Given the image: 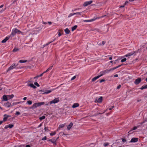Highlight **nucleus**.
<instances>
[{
	"label": "nucleus",
	"instance_id": "1",
	"mask_svg": "<svg viewBox=\"0 0 147 147\" xmlns=\"http://www.w3.org/2000/svg\"><path fill=\"white\" fill-rule=\"evenodd\" d=\"M18 64L16 63H13L10 66L6 71V73L9 72V71L15 69H21V67H18Z\"/></svg>",
	"mask_w": 147,
	"mask_h": 147
},
{
	"label": "nucleus",
	"instance_id": "2",
	"mask_svg": "<svg viewBox=\"0 0 147 147\" xmlns=\"http://www.w3.org/2000/svg\"><path fill=\"white\" fill-rule=\"evenodd\" d=\"M22 33V32L20 30L16 28H15L12 29L11 33V35L14 36L16 34H20Z\"/></svg>",
	"mask_w": 147,
	"mask_h": 147
},
{
	"label": "nucleus",
	"instance_id": "3",
	"mask_svg": "<svg viewBox=\"0 0 147 147\" xmlns=\"http://www.w3.org/2000/svg\"><path fill=\"white\" fill-rule=\"evenodd\" d=\"M44 104V102H43L34 103L32 106V108L34 109L42 105H43Z\"/></svg>",
	"mask_w": 147,
	"mask_h": 147
},
{
	"label": "nucleus",
	"instance_id": "4",
	"mask_svg": "<svg viewBox=\"0 0 147 147\" xmlns=\"http://www.w3.org/2000/svg\"><path fill=\"white\" fill-rule=\"evenodd\" d=\"M59 101V98H55L53 100L51 101L50 102V104H55L58 103Z\"/></svg>",
	"mask_w": 147,
	"mask_h": 147
},
{
	"label": "nucleus",
	"instance_id": "5",
	"mask_svg": "<svg viewBox=\"0 0 147 147\" xmlns=\"http://www.w3.org/2000/svg\"><path fill=\"white\" fill-rule=\"evenodd\" d=\"M59 137H57L56 139H49L48 140L49 141L51 142L52 143H53L55 145H56V140L58 139Z\"/></svg>",
	"mask_w": 147,
	"mask_h": 147
},
{
	"label": "nucleus",
	"instance_id": "6",
	"mask_svg": "<svg viewBox=\"0 0 147 147\" xmlns=\"http://www.w3.org/2000/svg\"><path fill=\"white\" fill-rule=\"evenodd\" d=\"M4 105L5 107L7 108H9L12 106L11 103L9 101L7 102L6 103L4 104Z\"/></svg>",
	"mask_w": 147,
	"mask_h": 147
},
{
	"label": "nucleus",
	"instance_id": "7",
	"mask_svg": "<svg viewBox=\"0 0 147 147\" xmlns=\"http://www.w3.org/2000/svg\"><path fill=\"white\" fill-rule=\"evenodd\" d=\"M55 89H54L52 90H46L45 92L42 93V94H48L51 92L52 91L54 90Z\"/></svg>",
	"mask_w": 147,
	"mask_h": 147
},
{
	"label": "nucleus",
	"instance_id": "8",
	"mask_svg": "<svg viewBox=\"0 0 147 147\" xmlns=\"http://www.w3.org/2000/svg\"><path fill=\"white\" fill-rule=\"evenodd\" d=\"M92 2V1H89L85 2L83 4V6L84 7H86L88 5L91 4Z\"/></svg>",
	"mask_w": 147,
	"mask_h": 147
},
{
	"label": "nucleus",
	"instance_id": "9",
	"mask_svg": "<svg viewBox=\"0 0 147 147\" xmlns=\"http://www.w3.org/2000/svg\"><path fill=\"white\" fill-rule=\"evenodd\" d=\"M141 79L140 78H138L136 79L134 83L136 85L139 84L141 81Z\"/></svg>",
	"mask_w": 147,
	"mask_h": 147
},
{
	"label": "nucleus",
	"instance_id": "10",
	"mask_svg": "<svg viewBox=\"0 0 147 147\" xmlns=\"http://www.w3.org/2000/svg\"><path fill=\"white\" fill-rule=\"evenodd\" d=\"M136 52L135 51H133L131 53L127 54L125 55V56L126 57L130 56L136 53Z\"/></svg>",
	"mask_w": 147,
	"mask_h": 147
},
{
	"label": "nucleus",
	"instance_id": "11",
	"mask_svg": "<svg viewBox=\"0 0 147 147\" xmlns=\"http://www.w3.org/2000/svg\"><path fill=\"white\" fill-rule=\"evenodd\" d=\"M138 138H131L130 142H136L138 141Z\"/></svg>",
	"mask_w": 147,
	"mask_h": 147
},
{
	"label": "nucleus",
	"instance_id": "12",
	"mask_svg": "<svg viewBox=\"0 0 147 147\" xmlns=\"http://www.w3.org/2000/svg\"><path fill=\"white\" fill-rule=\"evenodd\" d=\"M10 116H9V115H6V114L4 115V117L3 118V121H6L8 118Z\"/></svg>",
	"mask_w": 147,
	"mask_h": 147
},
{
	"label": "nucleus",
	"instance_id": "13",
	"mask_svg": "<svg viewBox=\"0 0 147 147\" xmlns=\"http://www.w3.org/2000/svg\"><path fill=\"white\" fill-rule=\"evenodd\" d=\"M9 39V37L8 36L6 37L5 39H4L1 42L2 43H4L6 42Z\"/></svg>",
	"mask_w": 147,
	"mask_h": 147
},
{
	"label": "nucleus",
	"instance_id": "14",
	"mask_svg": "<svg viewBox=\"0 0 147 147\" xmlns=\"http://www.w3.org/2000/svg\"><path fill=\"white\" fill-rule=\"evenodd\" d=\"M14 125H13L12 124H9L8 125H7L5 127V128L7 129L8 127H9L10 128H11L13 127Z\"/></svg>",
	"mask_w": 147,
	"mask_h": 147
},
{
	"label": "nucleus",
	"instance_id": "15",
	"mask_svg": "<svg viewBox=\"0 0 147 147\" xmlns=\"http://www.w3.org/2000/svg\"><path fill=\"white\" fill-rule=\"evenodd\" d=\"M3 100L4 101H6L8 100L7 95H4L3 96Z\"/></svg>",
	"mask_w": 147,
	"mask_h": 147
},
{
	"label": "nucleus",
	"instance_id": "16",
	"mask_svg": "<svg viewBox=\"0 0 147 147\" xmlns=\"http://www.w3.org/2000/svg\"><path fill=\"white\" fill-rule=\"evenodd\" d=\"M100 77V76H99V75L98 76H97L94 77L93 78L92 80V82H94L97 79H98Z\"/></svg>",
	"mask_w": 147,
	"mask_h": 147
},
{
	"label": "nucleus",
	"instance_id": "17",
	"mask_svg": "<svg viewBox=\"0 0 147 147\" xmlns=\"http://www.w3.org/2000/svg\"><path fill=\"white\" fill-rule=\"evenodd\" d=\"M102 96L100 97L98 99H97L96 100L97 102L98 103H100L102 101Z\"/></svg>",
	"mask_w": 147,
	"mask_h": 147
},
{
	"label": "nucleus",
	"instance_id": "18",
	"mask_svg": "<svg viewBox=\"0 0 147 147\" xmlns=\"http://www.w3.org/2000/svg\"><path fill=\"white\" fill-rule=\"evenodd\" d=\"M73 125V123L72 122H71L67 127V129L68 130H70L71 127H72Z\"/></svg>",
	"mask_w": 147,
	"mask_h": 147
},
{
	"label": "nucleus",
	"instance_id": "19",
	"mask_svg": "<svg viewBox=\"0 0 147 147\" xmlns=\"http://www.w3.org/2000/svg\"><path fill=\"white\" fill-rule=\"evenodd\" d=\"M64 31L66 34H69L70 32V30H69V29L67 28H66L64 30Z\"/></svg>",
	"mask_w": 147,
	"mask_h": 147
},
{
	"label": "nucleus",
	"instance_id": "20",
	"mask_svg": "<svg viewBox=\"0 0 147 147\" xmlns=\"http://www.w3.org/2000/svg\"><path fill=\"white\" fill-rule=\"evenodd\" d=\"M79 104L78 103H74L72 107L73 108H76V107H79Z\"/></svg>",
	"mask_w": 147,
	"mask_h": 147
},
{
	"label": "nucleus",
	"instance_id": "21",
	"mask_svg": "<svg viewBox=\"0 0 147 147\" xmlns=\"http://www.w3.org/2000/svg\"><path fill=\"white\" fill-rule=\"evenodd\" d=\"M27 85L28 86H30L34 88H36V87L35 86H34L32 83L28 84Z\"/></svg>",
	"mask_w": 147,
	"mask_h": 147
},
{
	"label": "nucleus",
	"instance_id": "22",
	"mask_svg": "<svg viewBox=\"0 0 147 147\" xmlns=\"http://www.w3.org/2000/svg\"><path fill=\"white\" fill-rule=\"evenodd\" d=\"M77 27V25H75L74 26L72 27L71 28V31H74L75 30Z\"/></svg>",
	"mask_w": 147,
	"mask_h": 147
},
{
	"label": "nucleus",
	"instance_id": "23",
	"mask_svg": "<svg viewBox=\"0 0 147 147\" xmlns=\"http://www.w3.org/2000/svg\"><path fill=\"white\" fill-rule=\"evenodd\" d=\"M8 99H10L13 98L14 95L13 94H11L10 95H7Z\"/></svg>",
	"mask_w": 147,
	"mask_h": 147
},
{
	"label": "nucleus",
	"instance_id": "24",
	"mask_svg": "<svg viewBox=\"0 0 147 147\" xmlns=\"http://www.w3.org/2000/svg\"><path fill=\"white\" fill-rule=\"evenodd\" d=\"M55 40V39H54L53 40V41H51V42H49L48 43H46V44H45L44 45H43V47H46L47 46V45H48L49 44H50V43H51L52 42L54 41Z\"/></svg>",
	"mask_w": 147,
	"mask_h": 147
},
{
	"label": "nucleus",
	"instance_id": "25",
	"mask_svg": "<svg viewBox=\"0 0 147 147\" xmlns=\"http://www.w3.org/2000/svg\"><path fill=\"white\" fill-rule=\"evenodd\" d=\"M147 88V85L143 86L140 88L141 90H143L144 89Z\"/></svg>",
	"mask_w": 147,
	"mask_h": 147
},
{
	"label": "nucleus",
	"instance_id": "26",
	"mask_svg": "<svg viewBox=\"0 0 147 147\" xmlns=\"http://www.w3.org/2000/svg\"><path fill=\"white\" fill-rule=\"evenodd\" d=\"M100 74L99 75L100 77L102 76V75L105 74L103 71H101L100 73Z\"/></svg>",
	"mask_w": 147,
	"mask_h": 147
},
{
	"label": "nucleus",
	"instance_id": "27",
	"mask_svg": "<svg viewBox=\"0 0 147 147\" xmlns=\"http://www.w3.org/2000/svg\"><path fill=\"white\" fill-rule=\"evenodd\" d=\"M111 71V69H110L109 70L106 69L105 70L103 71L105 74L108 73L109 72H110Z\"/></svg>",
	"mask_w": 147,
	"mask_h": 147
},
{
	"label": "nucleus",
	"instance_id": "28",
	"mask_svg": "<svg viewBox=\"0 0 147 147\" xmlns=\"http://www.w3.org/2000/svg\"><path fill=\"white\" fill-rule=\"evenodd\" d=\"M45 116L43 115L42 117H40L39 118V119L40 120H42L43 119H44L45 118Z\"/></svg>",
	"mask_w": 147,
	"mask_h": 147
},
{
	"label": "nucleus",
	"instance_id": "29",
	"mask_svg": "<svg viewBox=\"0 0 147 147\" xmlns=\"http://www.w3.org/2000/svg\"><path fill=\"white\" fill-rule=\"evenodd\" d=\"M27 62V60H21L19 61V62L20 63H24Z\"/></svg>",
	"mask_w": 147,
	"mask_h": 147
},
{
	"label": "nucleus",
	"instance_id": "30",
	"mask_svg": "<svg viewBox=\"0 0 147 147\" xmlns=\"http://www.w3.org/2000/svg\"><path fill=\"white\" fill-rule=\"evenodd\" d=\"M19 50V49L18 48H14L13 50V51L14 52H16L18 51Z\"/></svg>",
	"mask_w": 147,
	"mask_h": 147
},
{
	"label": "nucleus",
	"instance_id": "31",
	"mask_svg": "<svg viewBox=\"0 0 147 147\" xmlns=\"http://www.w3.org/2000/svg\"><path fill=\"white\" fill-rule=\"evenodd\" d=\"M82 12H76V13H74V15H81L82 13Z\"/></svg>",
	"mask_w": 147,
	"mask_h": 147
},
{
	"label": "nucleus",
	"instance_id": "32",
	"mask_svg": "<svg viewBox=\"0 0 147 147\" xmlns=\"http://www.w3.org/2000/svg\"><path fill=\"white\" fill-rule=\"evenodd\" d=\"M27 103L29 105H31L32 104V102L31 100H28L27 101Z\"/></svg>",
	"mask_w": 147,
	"mask_h": 147
},
{
	"label": "nucleus",
	"instance_id": "33",
	"mask_svg": "<svg viewBox=\"0 0 147 147\" xmlns=\"http://www.w3.org/2000/svg\"><path fill=\"white\" fill-rule=\"evenodd\" d=\"M74 14V13H70L69 14V15L68 17V18H70L71 17V16L75 15Z\"/></svg>",
	"mask_w": 147,
	"mask_h": 147
},
{
	"label": "nucleus",
	"instance_id": "34",
	"mask_svg": "<svg viewBox=\"0 0 147 147\" xmlns=\"http://www.w3.org/2000/svg\"><path fill=\"white\" fill-rule=\"evenodd\" d=\"M137 126H135L132 129V130H131L129 131V132L130 133L132 130H134L136 129H137Z\"/></svg>",
	"mask_w": 147,
	"mask_h": 147
},
{
	"label": "nucleus",
	"instance_id": "35",
	"mask_svg": "<svg viewBox=\"0 0 147 147\" xmlns=\"http://www.w3.org/2000/svg\"><path fill=\"white\" fill-rule=\"evenodd\" d=\"M56 134V132L55 131H54L53 132L50 133V135L51 136H53L55 135Z\"/></svg>",
	"mask_w": 147,
	"mask_h": 147
},
{
	"label": "nucleus",
	"instance_id": "36",
	"mask_svg": "<svg viewBox=\"0 0 147 147\" xmlns=\"http://www.w3.org/2000/svg\"><path fill=\"white\" fill-rule=\"evenodd\" d=\"M127 60V59L126 58H125L123 59H122L121 60V62H125V61Z\"/></svg>",
	"mask_w": 147,
	"mask_h": 147
},
{
	"label": "nucleus",
	"instance_id": "37",
	"mask_svg": "<svg viewBox=\"0 0 147 147\" xmlns=\"http://www.w3.org/2000/svg\"><path fill=\"white\" fill-rule=\"evenodd\" d=\"M34 84L35 85H36L38 87L40 85L39 84H38L37 82H35L34 83Z\"/></svg>",
	"mask_w": 147,
	"mask_h": 147
},
{
	"label": "nucleus",
	"instance_id": "38",
	"mask_svg": "<svg viewBox=\"0 0 147 147\" xmlns=\"http://www.w3.org/2000/svg\"><path fill=\"white\" fill-rule=\"evenodd\" d=\"M65 125L64 124H61L59 125V127L61 128H63L64 127Z\"/></svg>",
	"mask_w": 147,
	"mask_h": 147
},
{
	"label": "nucleus",
	"instance_id": "39",
	"mask_svg": "<svg viewBox=\"0 0 147 147\" xmlns=\"http://www.w3.org/2000/svg\"><path fill=\"white\" fill-rule=\"evenodd\" d=\"M20 113L19 111H16V113L15 114L16 115H20Z\"/></svg>",
	"mask_w": 147,
	"mask_h": 147
},
{
	"label": "nucleus",
	"instance_id": "40",
	"mask_svg": "<svg viewBox=\"0 0 147 147\" xmlns=\"http://www.w3.org/2000/svg\"><path fill=\"white\" fill-rule=\"evenodd\" d=\"M20 103V102H13V104H12V106L13 105H16Z\"/></svg>",
	"mask_w": 147,
	"mask_h": 147
},
{
	"label": "nucleus",
	"instance_id": "41",
	"mask_svg": "<svg viewBox=\"0 0 147 147\" xmlns=\"http://www.w3.org/2000/svg\"><path fill=\"white\" fill-rule=\"evenodd\" d=\"M47 137L46 136H45L42 139V140H47Z\"/></svg>",
	"mask_w": 147,
	"mask_h": 147
},
{
	"label": "nucleus",
	"instance_id": "42",
	"mask_svg": "<svg viewBox=\"0 0 147 147\" xmlns=\"http://www.w3.org/2000/svg\"><path fill=\"white\" fill-rule=\"evenodd\" d=\"M109 145V143H105L104 144V146H108Z\"/></svg>",
	"mask_w": 147,
	"mask_h": 147
},
{
	"label": "nucleus",
	"instance_id": "43",
	"mask_svg": "<svg viewBox=\"0 0 147 147\" xmlns=\"http://www.w3.org/2000/svg\"><path fill=\"white\" fill-rule=\"evenodd\" d=\"M44 129L45 131H49V130L48 129V127H45Z\"/></svg>",
	"mask_w": 147,
	"mask_h": 147
},
{
	"label": "nucleus",
	"instance_id": "44",
	"mask_svg": "<svg viewBox=\"0 0 147 147\" xmlns=\"http://www.w3.org/2000/svg\"><path fill=\"white\" fill-rule=\"evenodd\" d=\"M117 68H117V66H116V67H113V68H111V69H111V70H115V69H117Z\"/></svg>",
	"mask_w": 147,
	"mask_h": 147
},
{
	"label": "nucleus",
	"instance_id": "45",
	"mask_svg": "<svg viewBox=\"0 0 147 147\" xmlns=\"http://www.w3.org/2000/svg\"><path fill=\"white\" fill-rule=\"evenodd\" d=\"M53 65H52V66H50L48 69H47L48 70V71H49V70H51L52 68L53 67Z\"/></svg>",
	"mask_w": 147,
	"mask_h": 147
},
{
	"label": "nucleus",
	"instance_id": "46",
	"mask_svg": "<svg viewBox=\"0 0 147 147\" xmlns=\"http://www.w3.org/2000/svg\"><path fill=\"white\" fill-rule=\"evenodd\" d=\"M76 78V76H74L71 78V80H73L74 79H75Z\"/></svg>",
	"mask_w": 147,
	"mask_h": 147
},
{
	"label": "nucleus",
	"instance_id": "47",
	"mask_svg": "<svg viewBox=\"0 0 147 147\" xmlns=\"http://www.w3.org/2000/svg\"><path fill=\"white\" fill-rule=\"evenodd\" d=\"M121 87V86L120 85H119L118 86H117V89H119Z\"/></svg>",
	"mask_w": 147,
	"mask_h": 147
},
{
	"label": "nucleus",
	"instance_id": "48",
	"mask_svg": "<svg viewBox=\"0 0 147 147\" xmlns=\"http://www.w3.org/2000/svg\"><path fill=\"white\" fill-rule=\"evenodd\" d=\"M106 43L105 41H102V45H103Z\"/></svg>",
	"mask_w": 147,
	"mask_h": 147
},
{
	"label": "nucleus",
	"instance_id": "49",
	"mask_svg": "<svg viewBox=\"0 0 147 147\" xmlns=\"http://www.w3.org/2000/svg\"><path fill=\"white\" fill-rule=\"evenodd\" d=\"M95 19H92L89 20L90 22H91L94 21L95 20Z\"/></svg>",
	"mask_w": 147,
	"mask_h": 147
},
{
	"label": "nucleus",
	"instance_id": "50",
	"mask_svg": "<svg viewBox=\"0 0 147 147\" xmlns=\"http://www.w3.org/2000/svg\"><path fill=\"white\" fill-rule=\"evenodd\" d=\"M105 81V80L104 79H102L100 80V82L101 83L103 82H104Z\"/></svg>",
	"mask_w": 147,
	"mask_h": 147
},
{
	"label": "nucleus",
	"instance_id": "51",
	"mask_svg": "<svg viewBox=\"0 0 147 147\" xmlns=\"http://www.w3.org/2000/svg\"><path fill=\"white\" fill-rule=\"evenodd\" d=\"M122 141L123 142H126V140L125 138H123L122 139Z\"/></svg>",
	"mask_w": 147,
	"mask_h": 147
},
{
	"label": "nucleus",
	"instance_id": "52",
	"mask_svg": "<svg viewBox=\"0 0 147 147\" xmlns=\"http://www.w3.org/2000/svg\"><path fill=\"white\" fill-rule=\"evenodd\" d=\"M39 77H40V76H39V75H38V76H37L34 77V78H33V79H35L36 78H37Z\"/></svg>",
	"mask_w": 147,
	"mask_h": 147
},
{
	"label": "nucleus",
	"instance_id": "53",
	"mask_svg": "<svg viewBox=\"0 0 147 147\" xmlns=\"http://www.w3.org/2000/svg\"><path fill=\"white\" fill-rule=\"evenodd\" d=\"M89 20H84V22H90Z\"/></svg>",
	"mask_w": 147,
	"mask_h": 147
},
{
	"label": "nucleus",
	"instance_id": "54",
	"mask_svg": "<svg viewBox=\"0 0 147 147\" xmlns=\"http://www.w3.org/2000/svg\"><path fill=\"white\" fill-rule=\"evenodd\" d=\"M114 107V106H112L110 108H109V110H112Z\"/></svg>",
	"mask_w": 147,
	"mask_h": 147
},
{
	"label": "nucleus",
	"instance_id": "55",
	"mask_svg": "<svg viewBox=\"0 0 147 147\" xmlns=\"http://www.w3.org/2000/svg\"><path fill=\"white\" fill-rule=\"evenodd\" d=\"M129 3V2L128 1H126L125 2L124 5H125L127 4V3Z\"/></svg>",
	"mask_w": 147,
	"mask_h": 147
},
{
	"label": "nucleus",
	"instance_id": "56",
	"mask_svg": "<svg viewBox=\"0 0 147 147\" xmlns=\"http://www.w3.org/2000/svg\"><path fill=\"white\" fill-rule=\"evenodd\" d=\"M97 44H98V45L99 46L102 45V43H99V42H98L97 43Z\"/></svg>",
	"mask_w": 147,
	"mask_h": 147
},
{
	"label": "nucleus",
	"instance_id": "57",
	"mask_svg": "<svg viewBox=\"0 0 147 147\" xmlns=\"http://www.w3.org/2000/svg\"><path fill=\"white\" fill-rule=\"evenodd\" d=\"M58 36H61V33L60 32H58Z\"/></svg>",
	"mask_w": 147,
	"mask_h": 147
},
{
	"label": "nucleus",
	"instance_id": "58",
	"mask_svg": "<svg viewBox=\"0 0 147 147\" xmlns=\"http://www.w3.org/2000/svg\"><path fill=\"white\" fill-rule=\"evenodd\" d=\"M123 65V64H122L120 65H119L118 66H117V68H119V67H121L122 65Z\"/></svg>",
	"mask_w": 147,
	"mask_h": 147
},
{
	"label": "nucleus",
	"instance_id": "59",
	"mask_svg": "<svg viewBox=\"0 0 147 147\" xmlns=\"http://www.w3.org/2000/svg\"><path fill=\"white\" fill-rule=\"evenodd\" d=\"M48 71H49L47 69L46 70V71H45L44 72H43V73L44 74V73H46V72H47Z\"/></svg>",
	"mask_w": 147,
	"mask_h": 147
},
{
	"label": "nucleus",
	"instance_id": "60",
	"mask_svg": "<svg viewBox=\"0 0 147 147\" xmlns=\"http://www.w3.org/2000/svg\"><path fill=\"white\" fill-rule=\"evenodd\" d=\"M114 77H118V74H115L114 75Z\"/></svg>",
	"mask_w": 147,
	"mask_h": 147
},
{
	"label": "nucleus",
	"instance_id": "61",
	"mask_svg": "<svg viewBox=\"0 0 147 147\" xmlns=\"http://www.w3.org/2000/svg\"><path fill=\"white\" fill-rule=\"evenodd\" d=\"M42 125L41 123H40V125L38 126V128H39V127H40Z\"/></svg>",
	"mask_w": 147,
	"mask_h": 147
},
{
	"label": "nucleus",
	"instance_id": "62",
	"mask_svg": "<svg viewBox=\"0 0 147 147\" xmlns=\"http://www.w3.org/2000/svg\"><path fill=\"white\" fill-rule=\"evenodd\" d=\"M48 23L49 25H51L52 24V22H48Z\"/></svg>",
	"mask_w": 147,
	"mask_h": 147
},
{
	"label": "nucleus",
	"instance_id": "63",
	"mask_svg": "<svg viewBox=\"0 0 147 147\" xmlns=\"http://www.w3.org/2000/svg\"><path fill=\"white\" fill-rule=\"evenodd\" d=\"M44 74L43 73H42V74H41L40 75H39V76H40V77H41L43 75V74Z\"/></svg>",
	"mask_w": 147,
	"mask_h": 147
},
{
	"label": "nucleus",
	"instance_id": "64",
	"mask_svg": "<svg viewBox=\"0 0 147 147\" xmlns=\"http://www.w3.org/2000/svg\"><path fill=\"white\" fill-rule=\"evenodd\" d=\"M26 147H30V146L29 145H26Z\"/></svg>",
	"mask_w": 147,
	"mask_h": 147
}]
</instances>
